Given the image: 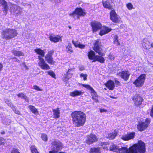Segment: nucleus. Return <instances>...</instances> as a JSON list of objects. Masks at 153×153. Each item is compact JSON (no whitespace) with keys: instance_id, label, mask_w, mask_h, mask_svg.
Instances as JSON below:
<instances>
[{"instance_id":"nucleus-1","label":"nucleus","mask_w":153,"mask_h":153,"mask_svg":"<svg viewBox=\"0 0 153 153\" xmlns=\"http://www.w3.org/2000/svg\"><path fill=\"white\" fill-rule=\"evenodd\" d=\"M119 153H145L146 151L145 143L142 141H138L136 144L128 149L126 147L119 148L118 150Z\"/></svg>"},{"instance_id":"nucleus-2","label":"nucleus","mask_w":153,"mask_h":153,"mask_svg":"<svg viewBox=\"0 0 153 153\" xmlns=\"http://www.w3.org/2000/svg\"><path fill=\"white\" fill-rule=\"evenodd\" d=\"M73 124L77 127L83 126L86 120V114L83 112L76 111L71 114Z\"/></svg>"},{"instance_id":"nucleus-3","label":"nucleus","mask_w":153,"mask_h":153,"mask_svg":"<svg viewBox=\"0 0 153 153\" xmlns=\"http://www.w3.org/2000/svg\"><path fill=\"white\" fill-rule=\"evenodd\" d=\"M1 37L6 39H9L16 36L17 33L15 29L6 28L4 29L1 33Z\"/></svg>"},{"instance_id":"nucleus-4","label":"nucleus","mask_w":153,"mask_h":153,"mask_svg":"<svg viewBox=\"0 0 153 153\" xmlns=\"http://www.w3.org/2000/svg\"><path fill=\"white\" fill-rule=\"evenodd\" d=\"M86 14V13L84 10L81 8H77L75 9L74 11L72 13H70V15L75 18H77L79 19L80 16H84Z\"/></svg>"},{"instance_id":"nucleus-5","label":"nucleus","mask_w":153,"mask_h":153,"mask_svg":"<svg viewBox=\"0 0 153 153\" xmlns=\"http://www.w3.org/2000/svg\"><path fill=\"white\" fill-rule=\"evenodd\" d=\"M150 122V119L149 118L146 119L145 122H139L137 125V129L140 131H144L148 127Z\"/></svg>"},{"instance_id":"nucleus-6","label":"nucleus","mask_w":153,"mask_h":153,"mask_svg":"<svg viewBox=\"0 0 153 153\" xmlns=\"http://www.w3.org/2000/svg\"><path fill=\"white\" fill-rule=\"evenodd\" d=\"M52 144L53 151H50L49 153H56V152L61 150L63 147L62 144L59 141H54Z\"/></svg>"},{"instance_id":"nucleus-7","label":"nucleus","mask_w":153,"mask_h":153,"mask_svg":"<svg viewBox=\"0 0 153 153\" xmlns=\"http://www.w3.org/2000/svg\"><path fill=\"white\" fill-rule=\"evenodd\" d=\"M10 3L12 4L11 7L10 8V11L11 13L16 16L21 15L22 13V9L20 7L12 3V2Z\"/></svg>"},{"instance_id":"nucleus-8","label":"nucleus","mask_w":153,"mask_h":153,"mask_svg":"<svg viewBox=\"0 0 153 153\" xmlns=\"http://www.w3.org/2000/svg\"><path fill=\"white\" fill-rule=\"evenodd\" d=\"M146 78V75L144 74H141L137 79L133 82V84L137 87H142L143 85Z\"/></svg>"},{"instance_id":"nucleus-9","label":"nucleus","mask_w":153,"mask_h":153,"mask_svg":"<svg viewBox=\"0 0 153 153\" xmlns=\"http://www.w3.org/2000/svg\"><path fill=\"white\" fill-rule=\"evenodd\" d=\"M38 58L39 59L38 64L41 69L43 70H47L50 68L48 65L45 62L43 58H42L40 56H39Z\"/></svg>"},{"instance_id":"nucleus-10","label":"nucleus","mask_w":153,"mask_h":153,"mask_svg":"<svg viewBox=\"0 0 153 153\" xmlns=\"http://www.w3.org/2000/svg\"><path fill=\"white\" fill-rule=\"evenodd\" d=\"M110 16L111 20L114 22L118 23L120 21V17L117 15L114 10H112L111 11Z\"/></svg>"},{"instance_id":"nucleus-11","label":"nucleus","mask_w":153,"mask_h":153,"mask_svg":"<svg viewBox=\"0 0 153 153\" xmlns=\"http://www.w3.org/2000/svg\"><path fill=\"white\" fill-rule=\"evenodd\" d=\"M53 53V52L52 51H49L45 57V60L51 65H54L55 63V62L53 60L52 56Z\"/></svg>"},{"instance_id":"nucleus-12","label":"nucleus","mask_w":153,"mask_h":153,"mask_svg":"<svg viewBox=\"0 0 153 153\" xmlns=\"http://www.w3.org/2000/svg\"><path fill=\"white\" fill-rule=\"evenodd\" d=\"M135 133L134 132H131L128 133L127 134L123 135L121 138L124 141H128L133 139L135 137Z\"/></svg>"},{"instance_id":"nucleus-13","label":"nucleus","mask_w":153,"mask_h":153,"mask_svg":"<svg viewBox=\"0 0 153 153\" xmlns=\"http://www.w3.org/2000/svg\"><path fill=\"white\" fill-rule=\"evenodd\" d=\"M118 75L124 80H128L130 75V73L128 71H122L120 72Z\"/></svg>"},{"instance_id":"nucleus-14","label":"nucleus","mask_w":153,"mask_h":153,"mask_svg":"<svg viewBox=\"0 0 153 153\" xmlns=\"http://www.w3.org/2000/svg\"><path fill=\"white\" fill-rule=\"evenodd\" d=\"M91 25L92 27L93 31L94 32H96L100 30L102 27V25L99 22H92Z\"/></svg>"},{"instance_id":"nucleus-15","label":"nucleus","mask_w":153,"mask_h":153,"mask_svg":"<svg viewBox=\"0 0 153 153\" xmlns=\"http://www.w3.org/2000/svg\"><path fill=\"white\" fill-rule=\"evenodd\" d=\"M97 140V138L96 135L93 134H91L88 136L86 143L88 144H91Z\"/></svg>"},{"instance_id":"nucleus-16","label":"nucleus","mask_w":153,"mask_h":153,"mask_svg":"<svg viewBox=\"0 0 153 153\" xmlns=\"http://www.w3.org/2000/svg\"><path fill=\"white\" fill-rule=\"evenodd\" d=\"M133 100L136 105H140L143 101V99L142 97L138 95H135Z\"/></svg>"},{"instance_id":"nucleus-17","label":"nucleus","mask_w":153,"mask_h":153,"mask_svg":"<svg viewBox=\"0 0 153 153\" xmlns=\"http://www.w3.org/2000/svg\"><path fill=\"white\" fill-rule=\"evenodd\" d=\"M142 42V45L144 48L149 49L151 48L150 42L148 39L144 38Z\"/></svg>"},{"instance_id":"nucleus-18","label":"nucleus","mask_w":153,"mask_h":153,"mask_svg":"<svg viewBox=\"0 0 153 153\" xmlns=\"http://www.w3.org/2000/svg\"><path fill=\"white\" fill-rule=\"evenodd\" d=\"M49 38L51 41L54 43L60 41H62L61 37L58 35L55 36V35H50Z\"/></svg>"},{"instance_id":"nucleus-19","label":"nucleus","mask_w":153,"mask_h":153,"mask_svg":"<svg viewBox=\"0 0 153 153\" xmlns=\"http://www.w3.org/2000/svg\"><path fill=\"white\" fill-rule=\"evenodd\" d=\"M111 30V29L110 28L106 27H103L100 32L99 34L102 36L107 33L110 32Z\"/></svg>"},{"instance_id":"nucleus-20","label":"nucleus","mask_w":153,"mask_h":153,"mask_svg":"<svg viewBox=\"0 0 153 153\" xmlns=\"http://www.w3.org/2000/svg\"><path fill=\"white\" fill-rule=\"evenodd\" d=\"M94 51L97 53L100 56H103L105 55V53L103 52L102 46L97 47V48H94Z\"/></svg>"},{"instance_id":"nucleus-21","label":"nucleus","mask_w":153,"mask_h":153,"mask_svg":"<svg viewBox=\"0 0 153 153\" xmlns=\"http://www.w3.org/2000/svg\"><path fill=\"white\" fill-rule=\"evenodd\" d=\"M74 70L73 69L71 68L68 70L66 74L65 75V78L68 80L71 78L73 75Z\"/></svg>"},{"instance_id":"nucleus-22","label":"nucleus","mask_w":153,"mask_h":153,"mask_svg":"<svg viewBox=\"0 0 153 153\" xmlns=\"http://www.w3.org/2000/svg\"><path fill=\"white\" fill-rule=\"evenodd\" d=\"M106 86L109 89L112 90L114 87V82L110 80L108 81L106 84Z\"/></svg>"},{"instance_id":"nucleus-23","label":"nucleus","mask_w":153,"mask_h":153,"mask_svg":"<svg viewBox=\"0 0 153 153\" xmlns=\"http://www.w3.org/2000/svg\"><path fill=\"white\" fill-rule=\"evenodd\" d=\"M102 4L104 7L108 9H112L113 8L112 6L111 5L109 1H103Z\"/></svg>"},{"instance_id":"nucleus-24","label":"nucleus","mask_w":153,"mask_h":153,"mask_svg":"<svg viewBox=\"0 0 153 153\" xmlns=\"http://www.w3.org/2000/svg\"><path fill=\"white\" fill-rule=\"evenodd\" d=\"M83 92L81 91L76 90L71 92L70 93L71 96L74 97L75 96L81 95L83 94Z\"/></svg>"},{"instance_id":"nucleus-25","label":"nucleus","mask_w":153,"mask_h":153,"mask_svg":"<svg viewBox=\"0 0 153 153\" xmlns=\"http://www.w3.org/2000/svg\"><path fill=\"white\" fill-rule=\"evenodd\" d=\"M88 56L89 59H90L94 60L96 58V56L95 55L94 52L92 51L88 53Z\"/></svg>"},{"instance_id":"nucleus-26","label":"nucleus","mask_w":153,"mask_h":153,"mask_svg":"<svg viewBox=\"0 0 153 153\" xmlns=\"http://www.w3.org/2000/svg\"><path fill=\"white\" fill-rule=\"evenodd\" d=\"M35 52L37 54L41 56H42L43 57L45 56V51L42 50L40 48H36L34 50Z\"/></svg>"},{"instance_id":"nucleus-27","label":"nucleus","mask_w":153,"mask_h":153,"mask_svg":"<svg viewBox=\"0 0 153 153\" xmlns=\"http://www.w3.org/2000/svg\"><path fill=\"white\" fill-rule=\"evenodd\" d=\"M11 52L14 55L17 56H23L24 55L23 53L19 51H17L16 50H13L11 51Z\"/></svg>"},{"instance_id":"nucleus-28","label":"nucleus","mask_w":153,"mask_h":153,"mask_svg":"<svg viewBox=\"0 0 153 153\" xmlns=\"http://www.w3.org/2000/svg\"><path fill=\"white\" fill-rule=\"evenodd\" d=\"M96 61L99 62L101 63H103L104 62L105 59L103 57L99 56H96V58L95 59L93 60L92 62H95Z\"/></svg>"},{"instance_id":"nucleus-29","label":"nucleus","mask_w":153,"mask_h":153,"mask_svg":"<svg viewBox=\"0 0 153 153\" xmlns=\"http://www.w3.org/2000/svg\"><path fill=\"white\" fill-rule=\"evenodd\" d=\"M53 115L54 118H58L59 117L60 111L59 108H57L56 109H53Z\"/></svg>"},{"instance_id":"nucleus-30","label":"nucleus","mask_w":153,"mask_h":153,"mask_svg":"<svg viewBox=\"0 0 153 153\" xmlns=\"http://www.w3.org/2000/svg\"><path fill=\"white\" fill-rule=\"evenodd\" d=\"M117 133L116 131H114L112 133H111L108 134V137L110 139H113L117 136Z\"/></svg>"},{"instance_id":"nucleus-31","label":"nucleus","mask_w":153,"mask_h":153,"mask_svg":"<svg viewBox=\"0 0 153 153\" xmlns=\"http://www.w3.org/2000/svg\"><path fill=\"white\" fill-rule=\"evenodd\" d=\"M110 150L111 151L118 152V150L119 149L118 146L115 145H111L110 147Z\"/></svg>"},{"instance_id":"nucleus-32","label":"nucleus","mask_w":153,"mask_h":153,"mask_svg":"<svg viewBox=\"0 0 153 153\" xmlns=\"http://www.w3.org/2000/svg\"><path fill=\"white\" fill-rule=\"evenodd\" d=\"M100 148H91L90 150L91 153H100Z\"/></svg>"},{"instance_id":"nucleus-33","label":"nucleus","mask_w":153,"mask_h":153,"mask_svg":"<svg viewBox=\"0 0 153 153\" xmlns=\"http://www.w3.org/2000/svg\"><path fill=\"white\" fill-rule=\"evenodd\" d=\"M28 108L34 114H36L38 113L37 110L34 106L32 105L28 106Z\"/></svg>"},{"instance_id":"nucleus-34","label":"nucleus","mask_w":153,"mask_h":153,"mask_svg":"<svg viewBox=\"0 0 153 153\" xmlns=\"http://www.w3.org/2000/svg\"><path fill=\"white\" fill-rule=\"evenodd\" d=\"M108 144V143L107 142L101 143L100 145L101 146V147L100 148V149L101 148L107 150L108 149V147L107 145Z\"/></svg>"},{"instance_id":"nucleus-35","label":"nucleus","mask_w":153,"mask_h":153,"mask_svg":"<svg viewBox=\"0 0 153 153\" xmlns=\"http://www.w3.org/2000/svg\"><path fill=\"white\" fill-rule=\"evenodd\" d=\"M101 43L100 42L99 40H97L95 42L94 45V48H97V47H101Z\"/></svg>"},{"instance_id":"nucleus-36","label":"nucleus","mask_w":153,"mask_h":153,"mask_svg":"<svg viewBox=\"0 0 153 153\" xmlns=\"http://www.w3.org/2000/svg\"><path fill=\"white\" fill-rule=\"evenodd\" d=\"M30 149L32 153H39L35 146H32Z\"/></svg>"},{"instance_id":"nucleus-37","label":"nucleus","mask_w":153,"mask_h":153,"mask_svg":"<svg viewBox=\"0 0 153 153\" xmlns=\"http://www.w3.org/2000/svg\"><path fill=\"white\" fill-rule=\"evenodd\" d=\"M91 93L92 96V98H94V97L97 96L96 92L93 89L91 91Z\"/></svg>"},{"instance_id":"nucleus-38","label":"nucleus","mask_w":153,"mask_h":153,"mask_svg":"<svg viewBox=\"0 0 153 153\" xmlns=\"http://www.w3.org/2000/svg\"><path fill=\"white\" fill-rule=\"evenodd\" d=\"M22 5L28 9L30 8L31 7V5L28 3H26L24 2H22Z\"/></svg>"},{"instance_id":"nucleus-39","label":"nucleus","mask_w":153,"mask_h":153,"mask_svg":"<svg viewBox=\"0 0 153 153\" xmlns=\"http://www.w3.org/2000/svg\"><path fill=\"white\" fill-rule=\"evenodd\" d=\"M66 49L68 51L71 52H73V50H72V48L71 43H69L68 44V45L66 47Z\"/></svg>"},{"instance_id":"nucleus-40","label":"nucleus","mask_w":153,"mask_h":153,"mask_svg":"<svg viewBox=\"0 0 153 153\" xmlns=\"http://www.w3.org/2000/svg\"><path fill=\"white\" fill-rule=\"evenodd\" d=\"M41 137L43 140L45 141H47L48 137L46 134H42L41 135Z\"/></svg>"},{"instance_id":"nucleus-41","label":"nucleus","mask_w":153,"mask_h":153,"mask_svg":"<svg viewBox=\"0 0 153 153\" xmlns=\"http://www.w3.org/2000/svg\"><path fill=\"white\" fill-rule=\"evenodd\" d=\"M19 97H21L24 99H26L27 98V96L23 93H20L17 94Z\"/></svg>"},{"instance_id":"nucleus-42","label":"nucleus","mask_w":153,"mask_h":153,"mask_svg":"<svg viewBox=\"0 0 153 153\" xmlns=\"http://www.w3.org/2000/svg\"><path fill=\"white\" fill-rule=\"evenodd\" d=\"M3 11L5 15H6L7 12L8 11V7L7 6V4L6 5H4L3 6Z\"/></svg>"},{"instance_id":"nucleus-43","label":"nucleus","mask_w":153,"mask_h":153,"mask_svg":"<svg viewBox=\"0 0 153 153\" xmlns=\"http://www.w3.org/2000/svg\"><path fill=\"white\" fill-rule=\"evenodd\" d=\"M126 7L127 8L130 10H131L133 8V6L131 3H129L126 4Z\"/></svg>"},{"instance_id":"nucleus-44","label":"nucleus","mask_w":153,"mask_h":153,"mask_svg":"<svg viewBox=\"0 0 153 153\" xmlns=\"http://www.w3.org/2000/svg\"><path fill=\"white\" fill-rule=\"evenodd\" d=\"M82 85L84 87L89 90L90 91H91L93 89L90 85H86L85 84H83Z\"/></svg>"},{"instance_id":"nucleus-45","label":"nucleus","mask_w":153,"mask_h":153,"mask_svg":"<svg viewBox=\"0 0 153 153\" xmlns=\"http://www.w3.org/2000/svg\"><path fill=\"white\" fill-rule=\"evenodd\" d=\"M47 73L49 75H50L53 78H54L55 76V74L52 71H49L47 72Z\"/></svg>"},{"instance_id":"nucleus-46","label":"nucleus","mask_w":153,"mask_h":153,"mask_svg":"<svg viewBox=\"0 0 153 153\" xmlns=\"http://www.w3.org/2000/svg\"><path fill=\"white\" fill-rule=\"evenodd\" d=\"M87 74H84L83 73L81 74L80 75V77L81 78L83 77V80H86L87 79Z\"/></svg>"},{"instance_id":"nucleus-47","label":"nucleus","mask_w":153,"mask_h":153,"mask_svg":"<svg viewBox=\"0 0 153 153\" xmlns=\"http://www.w3.org/2000/svg\"><path fill=\"white\" fill-rule=\"evenodd\" d=\"M5 102L8 105V106H10L11 108L14 106L12 104V102L9 100H7L5 101Z\"/></svg>"},{"instance_id":"nucleus-48","label":"nucleus","mask_w":153,"mask_h":153,"mask_svg":"<svg viewBox=\"0 0 153 153\" xmlns=\"http://www.w3.org/2000/svg\"><path fill=\"white\" fill-rule=\"evenodd\" d=\"M5 143V140L2 138L0 137V146L4 145Z\"/></svg>"},{"instance_id":"nucleus-49","label":"nucleus","mask_w":153,"mask_h":153,"mask_svg":"<svg viewBox=\"0 0 153 153\" xmlns=\"http://www.w3.org/2000/svg\"><path fill=\"white\" fill-rule=\"evenodd\" d=\"M12 108L16 114L19 115L20 114V112L19 110H16L14 106Z\"/></svg>"},{"instance_id":"nucleus-50","label":"nucleus","mask_w":153,"mask_h":153,"mask_svg":"<svg viewBox=\"0 0 153 153\" xmlns=\"http://www.w3.org/2000/svg\"><path fill=\"white\" fill-rule=\"evenodd\" d=\"M72 42L76 47H78L79 46V43L78 41H75L73 40Z\"/></svg>"},{"instance_id":"nucleus-51","label":"nucleus","mask_w":153,"mask_h":153,"mask_svg":"<svg viewBox=\"0 0 153 153\" xmlns=\"http://www.w3.org/2000/svg\"><path fill=\"white\" fill-rule=\"evenodd\" d=\"M33 89L37 90V91H42V89H41L39 88V86L36 85H34L33 86Z\"/></svg>"},{"instance_id":"nucleus-52","label":"nucleus","mask_w":153,"mask_h":153,"mask_svg":"<svg viewBox=\"0 0 153 153\" xmlns=\"http://www.w3.org/2000/svg\"><path fill=\"white\" fill-rule=\"evenodd\" d=\"M0 4H1L3 6L6 5L7 4L6 1L4 0H0Z\"/></svg>"},{"instance_id":"nucleus-53","label":"nucleus","mask_w":153,"mask_h":153,"mask_svg":"<svg viewBox=\"0 0 153 153\" xmlns=\"http://www.w3.org/2000/svg\"><path fill=\"white\" fill-rule=\"evenodd\" d=\"M11 153H20V152L17 149H13Z\"/></svg>"},{"instance_id":"nucleus-54","label":"nucleus","mask_w":153,"mask_h":153,"mask_svg":"<svg viewBox=\"0 0 153 153\" xmlns=\"http://www.w3.org/2000/svg\"><path fill=\"white\" fill-rule=\"evenodd\" d=\"M115 83L116 85H117L116 86H118L120 85V82L117 80H115Z\"/></svg>"},{"instance_id":"nucleus-55","label":"nucleus","mask_w":153,"mask_h":153,"mask_svg":"<svg viewBox=\"0 0 153 153\" xmlns=\"http://www.w3.org/2000/svg\"><path fill=\"white\" fill-rule=\"evenodd\" d=\"M13 60V62H19V60L16 57H14L12 58Z\"/></svg>"},{"instance_id":"nucleus-56","label":"nucleus","mask_w":153,"mask_h":153,"mask_svg":"<svg viewBox=\"0 0 153 153\" xmlns=\"http://www.w3.org/2000/svg\"><path fill=\"white\" fill-rule=\"evenodd\" d=\"M114 44L117 45H120V43L119 42L118 40H114Z\"/></svg>"},{"instance_id":"nucleus-57","label":"nucleus","mask_w":153,"mask_h":153,"mask_svg":"<svg viewBox=\"0 0 153 153\" xmlns=\"http://www.w3.org/2000/svg\"><path fill=\"white\" fill-rule=\"evenodd\" d=\"M78 47H79L81 49L84 48L85 47V45L81 44L79 43V46Z\"/></svg>"},{"instance_id":"nucleus-58","label":"nucleus","mask_w":153,"mask_h":153,"mask_svg":"<svg viewBox=\"0 0 153 153\" xmlns=\"http://www.w3.org/2000/svg\"><path fill=\"white\" fill-rule=\"evenodd\" d=\"M109 58L111 60H113L114 59V56H112L111 54H109L108 56Z\"/></svg>"},{"instance_id":"nucleus-59","label":"nucleus","mask_w":153,"mask_h":153,"mask_svg":"<svg viewBox=\"0 0 153 153\" xmlns=\"http://www.w3.org/2000/svg\"><path fill=\"white\" fill-rule=\"evenodd\" d=\"M150 115L153 117V104L152 106V108L151 109V112L150 113Z\"/></svg>"},{"instance_id":"nucleus-60","label":"nucleus","mask_w":153,"mask_h":153,"mask_svg":"<svg viewBox=\"0 0 153 153\" xmlns=\"http://www.w3.org/2000/svg\"><path fill=\"white\" fill-rule=\"evenodd\" d=\"M100 110L101 113H102L104 112H106L107 111V110H106L102 108L100 109Z\"/></svg>"},{"instance_id":"nucleus-61","label":"nucleus","mask_w":153,"mask_h":153,"mask_svg":"<svg viewBox=\"0 0 153 153\" xmlns=\"http://www.w3.org/2000/svg\"><path fill=\"white\" fill-rule=\"evenodd\" d=\"M96 102H98V96L97 97H94V98H92Z\"/></svg>"},{"instance_id":"nucleus-62","label":"nucleus","mask_w":153,"mask_h":153,"mask_svg":"<svg viewBox=\"0 0 153 153\" xmlns=\"http://www.w3.org/2000/svg\"><path fill=\"white\" fill-rule=\"evenodd\" d=\"M22 65H23V66H24V68H25L26 70H28V68L27 67L25 64V62H24L23 63H22Z\"/></svg>"},{"instance_id":"nucleus-63","label":"nucleus","mask_w":153,"mask_h":153,"mask_svg":"<svg viewBox=\"0 0 153 153\" xmlns=\"http://www.w3.org/2000/svg\"><path fill=\"white\" fill-rule=\"evenodd\" d=\"M84 69H85V68L83 67L82 66V67H79V70L80 71H82L84 70Z\"/></svg>"},{"instance_id":"nucleus-64","label":"nucleus","mask_w":153,"mask_h":153,"mask_svg":"<svg viewBox=\"0 0 153 153\" xmlns=\"http://www.w3.org/2000/svg\"><path fill=\"white\" fill-rule=\"evenodd\" d=\"M10 3L11 4H12L11 3H10V2H12V3L13 4L12 2V1H14V2H16V3H17L18 2V1H17V0H10Z\"/></svg>"}]
</instances>
